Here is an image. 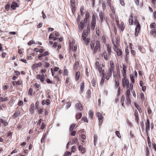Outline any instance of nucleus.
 <instances>
[{
	"mask_svg": "<svg viewBox=\"0 0 156 156\" xmlns=\"http://www.w3.org/2000/svg\"><path fill=\"white\" fill-rule=\"evenodd\" d=\"M96 116L98 117L99 120V125L100 126L103 122L104 117L102 114L99 112H98L96 113Z\"/></svg>",
	"mask_w": 156,
	"mask_h": 156,
	"instance_id": "obj_7",
	"label": "nucleus"
},
{
	"mask_svg": "<svg viewBox=\"0 0 156 156\" xmlns=\"http://www.w3.org/2000/svg\"><path fill=\"white\" fill-rule=\"evenodd\" d=\"M102 77L100 83V84L101 85H102L104 84L105 80V76L104 74H102Z\"/></svg>",
	"mask_w": 156,
	"mask_h": 156,
	"instance_id": "obj_32",
	"label": "nucleus"
},
{
	"mask_svg": "<svg viewBox=\"0 0 156 156\" xmlns=\"http://www.w3.org/2000/svg\"><path fill=\"white\" fill-rule=\"evenodd\" d=\"M86 23H84V20L82 22H80V23H78V33L79 34L82 32Z\"/></svg>",
	"mask_w": 156,
	"mask_h": 156,
	"instance_id": "obj_6",
	"label": "nucleus"
},
{
	"mask_svg": "<svg viewBox=\"0 0 156 156\" xmlns=\"http://www.w3.org/2000/svg\"><path fill=\"white\" fill-rule=\"evenodd\" d=\"M134 115L135 116V120L137 123L138 124L139 123V114L137 109H135L134 111Z\"/></svg>",
	"mask_w": 156,
	"mask_h": 156,
	"instance_id": "obj_10",
	"label": "nucleus"
},
{
	"mask_svg": "<svg viewBox=\"0 0 156 156\" xmlns=\"http://www.w3.org/2000/svg\"><path fill=\"white\" fill-rule=\"evenodd\" d=\"M33 89L31 88H30L29 89V91L28 92V94H30L31 96H32L33 95Z\"/></svg>",
	"mask_w": 156,
	"mask_h": 156,
	"instance_id": "obj_59",
	"label": "nucleus"
},
{
	"mask_svg": "<svg viewBox=\"0 0 156 156\" xmlns=\"http://www.w3.org/2000/svg\"><path fill=\"white\" fill-rule=\"evenodd\" d=\"M54 78L56 79V80L58 82H60L61 80L59 78L58 75H56L54 76Z\"/></svg>",
	"mask_w": 156,
	"mask_h": 156,
	"instance_id": "obj_61",
	"label": "nucleus"
},
{
	"mask_svg": "<svg viewBox=\"0 0 156 156\" xmlns=\"http://www.w3.org/2000/svg\"><path fill=\"white\" fill-rule=\"evenodd\" d=\"M102 74H104L105 76L106 79L107 80H108L112 76V73L107 71L105 73L104 72Z\"/></svg>",
	"mask_w": 156,
	"mask_h": 156,
	"instance_id": "obj_11",
	"label": "nucleus"
},
{
	"mask_svg": "<svg viewBox=\"0 0 156 156\" xmlns=\"http://www.w3.org/2000/svg\"><path fill=\"white\" fill-rule=\"evenodd\" d=\"M46 126V125L44 122H42L40 129L42 130H43L45 128Z\"/></svg>",
	"mask_w": 156,
	"mask_h": 156,
	"instance_id": "obj_55",
	"label": "nucleus"
},
{
	"mask_svg": "<svg viewBox=\"0 0 156 156\" xmlns=\"http://www.w3.org/2000/svg\"><path fill=\"white\" fill-rule=\"evenodd\" d=\"M96 23L92 22H91V28L93 30L95 28Z\"/></svg>",
	"mask_w": 156,
	"mask_h": 156,
	"instance_id": "obj_48",
	"label": "nucleus"
},
{
	"mask_svg": "<svg viewBox=\"0 0 156 156\" xmlns=\"http://www.w3.org/2000/svg\"><path fill=\"white\" fill-rule=\"evenodd\" d=\"M146 133L148 135V131L150 130V121L149 119H147L145 122Z\"/></svg>",
	"mask_w": 156,
	"mask_h": 156,
	"instance_id": "obj_14",
	"label": "nucleus"
},
{
	"mask_svg": "<svg viewBox=\"0 0 156 156\" xmlns=\"http://www.w3.org/2000/svg\"><path fill=\"white\" fill-rule=\"evenodd\" d=\"M75 107L76 109L78 110L81 111L83 109V107L82 105L80 103L76 104L75 105Z\"/></svg>",
	"mask_w": 156,
	"mask_h": 156,
	"instance_id": "obj_20",
	"label": "nucleus"
},
{
	"mask_svg": "<svg viewBox=\"0 0 156 156\" xmlns=\"http://www.w3.org/2000/svg\"><path fill=\"white\" fill-rule=\"evenodd\" d=\"M40 86V84L37 83H35L34 84V87L36 88V89L37 90H39V87Z\"/></svg>",
	"mask_w": 156,
	"mask_h": 156,
	"instance_id": "obj_49",
	"label": "nucleus"
},
{
	"mask_svg": "<svg viewBox=\"0 0 156 156\" xmlns=\"http://www.w3.org/2000/svg\"><path fill=\"white\" fill-rule=\"evenodd\" d=\"M122 86L123 87H125L126 85L129 84V80L127 79H125V78H122Z\"/></svg>",
	"mask_w": 156,
	"mask_h": 156,
	"instance_id": "obj_19",
	"label": "nucleus"
},
{
	"mask_svg": "<svg viewBox=\"0 0 156 156\" xmlns=\"http://www.w3.org/2000/svg\"><path fill=\"white\" fill-rule=\"evenodd\" d=\"M119 80H115V85L116 86V87H118L119 86Z\"/></svg>",
	"mask_w": 156,
	"mask_h": 156,
	"instance_id": "obj_57",
	"label": "nucleus"
},
{
	"mask_svg": "<svg viewBox=\"0 0 156 156\" xmlns=\"http://www.w3.org/2000/svg\"><path fill=\"white\" fill-rule=\"evenodd\" d=\"M89 17V14L88 12H86L85 14V17L84 19V22L85 23H87V20Z\"/></svg>",
	"mask_w": 156,
	"mask_h": 156,
	"instance_id": "obj_30",
	"label": "nucleus"
},
{
	"mask_svg": "<svg viewBox=\"0 0 156 156\" xmlns=\"http://www.w3.org/2000/svg\"><path fill=\"white\" fill-rule=\"evenodd\" d=\"M146 155L147 156H149L150 155V153L148 147H147L146 150Z\"/></svg>",
	"mask_w": 156,
	"mask_h": 156,
	"instance_id": "obj_60",
	"label": "nucleus"
},
{
	"mask_svg": "<svg viewBox=\"0 0 156 156\" xmlns=\"http://www.w3.org/2000/svg\"><path fill=\"white\" fill-rule=\"evenodd\" d=\"M36 78L41 81L42 83H43L45 80V77L44 74H39L37 75Z\"/></svg>",
	"mask_w": 156,
	"mask_h": 156,
	"instance_id": "obj_13",
	"label": "nucleus"
},
{
	"mask_svg": "<svg viewBox=\"0 0 156 156\" xmlns=\"http://www.w3.org/2000/svg\"><path fill=\"white\" fill-rule=\"evenodd\" d=\"M150 34L154 37L156 36V28L151 29L150 33Z\"/></svg>",
	"mask_w": 156,
	"mask_h": 156,
	"instance_id": "obj_27",
	"label": "nucleus"
},
{
	"mask_svg": "<svg viewBox=\"0 0 156 156\" xmlns=\"http://www.w3.org/2000/svg\"><path fill=\"white\" fill-rule=\"evenodd\" d=\"M84 9V6H82L81 7L80 9V13H81V15H82V16H83L84 15V13L83 11Z\"/></svg>",
	"mask_w": 156,
	"mask_h": 156,
	"instance_id": "obj_58",
	"label": "nucleus"
},
{
	"mask_svg": "<svg viewBox=\"0 0 156 156\" xmlns=\"http://www.w3.org/2000/svg\"><path fill=\"white\" fill-rule=\"evenodd\" d=\"M99 16L101 22H102L104 20H105L107 23L108 24V17H105V14L103 11H100L99 13Z\"/></svg>",
	"mask_w": 156,
	"mask_h": 156,
	"instance_id": "obj_5",
	"label": "nucleus"
},
{
	"mask_svg": "<svg viewBox=\"0 0 156 156\" xmlns=\"http://www.w3.org/2000/svg\"><path fill=\"white\" fill-rule=\"evenodd\" d=\"M19 5L18 3L16 2H13L11 5V8L13 10L16 9V7H19Z\"/></svg>",
	"mask_w": 156,
	"mask_h": 156,
	"instance_id": "obj_23",
	"label": "nucleus"
},
{
	"mask_svg": "<svg viewBox=\"0 0 156 156\" xmlns=\"http://www.w3.org/2000/svg\"><path fill=\"white\" fill-rule=\"evenodd\" d=\"M76 125L74 123L71 124L69 128L70 131H72L73 130V129L75 127Z\"/></svg>",
	"mask_w": 156,
	"mask_h": 156,
	"instance_id": "obj_42",
	"label": "nucleus"
},
{
	"mask_svg": "<svg viewBox=\"0 0 156 156\" xmlns=\"http://www.w3.org/2000/svg\"><path fill=\"white\" fill-rule=\"evenodd\" d=\"M107 71H109L110 72H111L112 73H113L114 72H115V67L109 66V67Z\"/></svg>",
	"mask_w": 156,
	"mask_h": 156,
	"instance_id": "obj_36",
	"label": "nucleus"
},
{
	"mask_svg": "<svg viewBox=\"0 0 156 156\" xmlns=\"http://www.w3.org/2000/svg\"><path fill=\"white\" fill-rule=\"evenodd\" d=\"M20 112L19 110H16L13 115V117L15 118H17L20 114Z\"/></svg>",
	"mask_w": 156,
	"mask_h": 156,
	"instance_id": "obj_31",
	"label": "nucleus"
},
{
	"mask_svg": "<svg viewBox=\"0 0 156 156\" xmlns=\"http://www.w3.org/2000/svg\"><path fill=\"white\" fill-rule=\"evenodd\" d=\"M98 136L97 135L95 134L94 135V145L95 146H96L97 143Z\"/></svg>",
	"mask_w": 156,
	"mask_h": 156,
	"instance_id": "obj_37",
	"label": "nucleus"
},
{
	"mask_svg": "<svg viewBox=\"0 0 156 156\" xmlns=\"http://www.w3.org/2000/svg\"><path fill=\"white\" fill-rule=\"evenodd\" d=\"M113 76L115 80H120V73L116 72V71L114 72Z\"/></svg>",
	"mask_w": 156,
	"mask_h": 156,
	"instance_id": "obj_12",
	"label": "nucleus"
},
{
	"mask_svg": "<svg viewBox=\"0 0 156 156\" xmlns=\"http://www.w3.org/2000/svg\"><path fill=\"white\" fill-rule=\"evenodd\" d=\"M84 87V83L83 82V83H81L80 86V90L81 92H83V89Z\"/></svg>",
	"mask_w": 156,
	"mask_h": 156,
	"instance_id": "obj_39",
	"label": "nucleus"
},
{
	"mask_svg": "<svg viewBox=\"0 0 156 156\" xmlns=\"http://www.w3.org/2000/svg\"><path fill=\"white\" fill-rule=\"evenodd\" d=\"M135 106L136 107L137 109L138 110L139 112L140 113H141L142 112V110L140 108V107L136 103H135L134 104Z\"/></svg>",
	"mask_w": 156,
	"mask_h": 156,
	"instance_id": "obj_44",
	"label": "nucleus"
},
{
	"mask_svg": "<svg viewBox=\"0 0 156 156\" xmlns=\"http://www.w3.org/2000/svg\"><path fill=\"white\" fill-rule=\"evenodd\" d=\"M115 134L116 135L119 137V138H121V136L120 134V133L118 131H116L115 132Z\"/></svg>",
	"mask_w": 156,
	"mask_h": 156,
	"instance_id": "obj_64",
	"label": "nucleus"
},
{
	"mask_svg": "<svg viewBox=\"0 0 156 156\" xmlns=\"http://www.w3.org/2000/svg\"><path fill=\"white\" fill-rule=\"evenodd\" d=\"M10 8V5L9 3H8L5 6V9L6 11H8Z\"/></svg>",
	"mask_w": 156,
	"mask_h": 156,
	"instance_id": "obj_63",
	"label": "nucleus"
},
{
	"mask_svg": "<svg viewBox=\"0 0 156 156\" xmlns=\"http://www.w3.org/2000/svg\"><path fill=\"white\" fill-rule=\"evenodd\" d=\"M9 100V99L7 97H5L4 98H3L2 97L0 98V101L2 102L4 101H6Z\"/></svg>",
	"mask_w": 156,
	"mask_h": 156,
	"instance_id": "obj_46",
	"label": "nucleus"
},
{
	"mask_svg": "<svg viewBox=\"0 0 156 156\" xmlns=\"http://www.w3.org/2000/svg\"><path fill=\"white\" fill-rule=\"evenodd\" d=\"M82 113H77L76 116V119H79L82 116Z\"/></svg>",
	"mask_w": 156,
	"mask_h": 156,
	"instance_id": "obj_47",
	"label": "nucleus"
},
{
	"mask_svg": "<svg viewBox=\"0 0 156 156\" xmlns=\"http://www.w3.org/2000/svg\"><path fill=\"white\" fill-rule=\"evenodd\" d=\"M106 3L109 6L112 13L113 14H115V9L113 6L111 5L112 0H106Z\"/></svg>",
	"mask_w": 156,
	"mask_h": 156,
	"instance_id": "obj_9",
	"label": "nucleus"
},
{
	"mask_svg": "<svg viewBox=\"0 0 156 156\" xmlns=\"http://www.w3.org/2000/svg\"><path fill=\"white\" fill-rule=\"evenodd\" d=\"M87 97L88 98H90L91 97V92L90 90L89 89L87 91Z\"/></svg>",
	"mask_w": 156,
	"mask_h": 156,
	"instance_id": "obj_50",
	"label": "nucleus"
},
{
	"mask_svg": "<svg viewBox=\"0 0 156 156\" xmlns=\"http://www.w3.org/2000/svg\"><path fill=\"white\" fill-rule=\"evenodd\" d=\"M125 97L124 95H122L120 98V102L121 103L122 105L124 108H125V107L124 105V100Z\"/></svg>",
	"mask_w": 156,
	"mask_h": 156,
	"instance_id": "obj_25",
	"label": "nucleus"
},
{
	"mask_svg": "<svg viewBox=\"0 0 156 156\" xmlns=\"http://www.w3.org/2000/svg\"><path fill=\"white\" fill-rule=\"evenodd\" d=\"M130 77L132 83H134L135 82V80L133 77V76L132 75L130 74Z\"/></svg>",
	"mask_w": 156,
	"mask_h": 156,
	"instance_id": "obj_53",
	"label": "nucleus"
},
{
	"mask_svg": "<svg viewBox=\"0 0 156 156\" xmlns=\"http://www.w3.org/2000/svg\"><path fill=\"white\" fill-rule=\"evenodd\" d=\"M75 41L73 40L72 42H71L69 43V49L73 50V45L75 44Z\"/></svg>",
	"mask_w": 156,
	"mask_h": 156,
	"instance_id": "obj_38",
	"label": "nucleus"
},
{
	"mask_svg": "<svg viewBox=\"0 0 156 156\" xmlns=\"http://www.w3.org/2000/svg\"><path fill=\"white\" fill-rule=\"evenodd\" d=\"M133 18L132 15L129 17V23L130 25H132L133 24Z\"/></svg>",
	"mask_w": 156,
	"mask_h": 156,
	"instance_id": "obj_33",
	"label": "nucleus"
},
{
	"mask_svg": "<svg viewBox=\"0 0 156 156\" xmlns=\"http://www.w3.org/2000/svg\"><path fill=\"white\" fill-rule=\"evenodd\" d=\"M117 27L121 31H123L125 28V25L123 22H121L120 24L119 23V24L117 25Z\"/></svg>",
	"mask_w": 156,
	"mask_h": 156,
	"instance_id": "obj_18",
	"label": "nucleus"
},
{
	"mask_svg": "<svg viewBox=\"0 0 156 156\" xmlns=\"http://www.w3.org/2000/svg\"><path fill=\"white\" fill-rule=\"evenodd\" d=\"M42 64L41 62H39L37 64H34L32 66V68L33 69H35L38 67H41Z\"/></svg>",
	"mask_w": 156,
	"mask_h": 156,
	"instance_id": "obj_22",
	"label": "nucleus"
},
{
	"mask_svg": "<svg viewBox=\"0 0 156 156\" xmlns=\"http://www.w3.org/2000/svg\"><path fill=\"white\" fill-rule=\"evenodd\" d=\"M95 66L96 69H98L99 73L101 75H102V74L105 72L104 70H102V67H104L105 66V65L104 64L101 65L98 61H97L95 63Z\"/></svg>",
	"mask_w": 156,
	"mask_h": 156,
	"instance_id": "obj_3",
	"label": "nucleus"
},
{
	"mask_svg": "<svg viewBox=\"0 0 156 156\" xmlns=\"http://www.w3.org/2000/svg\"><path fill=\"white\" fill-rule=\"evenodd\" d=\"M0 122L2 123L5 126H6L8 125V122L7 120L2 118L0 119Z\"/></svg>",
	"mask_w": 156,
	"mask_h": 156,
	"instance_id": "obj_24",
	"label": "nucleus"
},
{
	"mask_svg": "<svg viewBox=\"0 0 156 156\" xmlns=\"http://www.w3.org/2000/svg\"><path fill=\"white\" fill-rule=\"evenodd\" d=\"M29 110L31 114L34 113V106L33 103L31 104L29 107Z\"/></svg>",
	"mask_w": 156,
	"mask_h": 156,
	"instance_id": "obj_21",
	"label": "nucleus"
},
{
	"mask_svg": "<svg viewBox=\"0 0 156 156\" xmlns=\"http://www.w3.org/2000/svg\"><path fill=\"white\" fill-rule=\"evenodd\" d=\"M136 27L135 30V36L137 37L138 34V33L140 30V24H138L136 25Z\"/></svg>",
	"mask_w": 156,
	"mask_h": 156,
	"instance_id": "obj_15",
	"label": "nucleus"
},
{
	"mask_svg": "<svg viewBox=\"0 0 156 156\" xmlns=\"http://www.w3.org/2000/svg\"><path fill=\"white\" fill-rule=\"evenodd\" d=\"M107 52L111 54V46L110 44H108L107 45Z\"/></svg>",
	"mask_w": 156,
	"mask_h": 156,
	"instance_id": "obj_34",
	"label": "nucleus"
},
{
	"mask_svg": "<svg viewBox=\"0 0 156 156\" xmlns=\"http://www.w3.org/2000/svg\"><path fill=\"white\" fill-rule=\"evenodd\" d=\"M150 27L151 29H156V24L155 23H153L150 25Z\"/></svg>",
	"mask_w": 156,
	"mask_h": 156,
	"instance_id": "obj_40",
	"label": "nucleus"
},
{
	"mask_svg": "<svg viewBox=\"0 0 156 156\" xmlns=\"http://www.w3.org/2000/svg\"><path fill=\"white\" fill-rule=\"evenodd\" d=\"M90 48L91 49H94L93 53L96 54L98 51L100 50V43L98 41H92L90 43Z\"/></svg>",
	"mask_w": 156,
	"mask_h": 156,
	"instance_id": "obj_2",
	"label": "nucleus"
},
{
	"mask_svg": "<svg viewBox=\"0 0 156 156\" xmlns=\"http://www.w3.org/2000/svg\"><path fill=\"white\" fill-rule=\"evenodd\" d=\"M94 112L91 110H90L89 112V117L91 119H92L94 116Z\"/></svg>",
	"mask_w": 156,
	"mask_h": 156,
	"instance_id": "obj_35",
	"label": "nucleus"
},
{
	"mask_svg": "<svg viewBox=\"0 0 156 156\" xmlns=\"http://www.w3.org/2000/svg\"><path fill=\"white\" fill-rule=\"evenodd\" d=\"M112 42L113 45V48L114 51L116 50V55L118 56H120L122 54V51L120 48H118L119 45L120 39L119 37H117L115 41L113 39L112 40Z\"/></svg>",
	"mask_w": 156,
	"mask_h": 156,
	"instance_id": "obj_1",
	"label": "nucleus"
},
{
	"mask_svg": "<svg viewBox=\"0 0 156 156\" xmlns=\"http://www.w3.org/2000/svg\"><path fill=\"white\" fill-rule=\"evenodd\" d=\"M79 150L82 153H84L86 152V150L84 147H82L81 145H80L78 147Z\"/></svg>",
	"mask_w": 156,
	"mask_h": 156,
	"instance_id": "obj_29",
	"label": "nucleus"
},
{
	"mask_svg": "<svg viewBox=\"0 0 156 156\" xmlns=\"http://www.w3.org/2000/svg\"><path fill=\"white\" fill-rule=\"evenodd\" d=\"M80 72H77L75 74V79L76 81H78L80 79Z\"/></svg>",
	"mask_w": 156,
	"mask_h": 156,
	"instance_id": "obj_28",
	"label": "nucleus"
},
{
	"mask_svg": "<svg viewBox=\"0 0 156 156\" xmlns=\"http://www.w3.org/2000/svg\"><path fill=\"white\" fill-rule=\"evenodd\" d=\"M111 54L107 52V51L105 50L103 52L104 57L105 59L108 60L111 56Z\"/></svg>",
	"mask_w": 156,
	"mask_h": 156,
	"instance_id": "obj_16",
	"label": "nucleus"
},
{
	"mask_svg": "<svg viewBox=\"0 0 156 156\" xmlns=\"http://www.w3.org/2000/svg\"><path fill=\"white\" fill-rule=\"evenodd\" d=\"M91 84L94 87H95L96 84V80L94 77H93L91 81Z\"/></svg>",
	"mask_w": 156,
	"mask_h": 156,
	"instance_id": "obj_43",
	"label": "nucleus"
},
{
	"mask_svg": "<svg viewBox=\"0 0 156 156\" xmlns=\"http://www.w3.org/2000/svg\"><path fill=\"white\" fill-rule=\"evenodd\" d=\"M70 7L73 14H74L76 10L75 0H70Z\"/></svg>",
	"mask_w": 156,
	"mask_h": 156,
	"instance_id": "obj_8",
	"label": "nucleus"
},
{
	"mask_svg": "<svg viewBox=\"0 0 156 156\" xmlns=\"http://www.w3.org/2000/svg\"><path fill=\"white\" fill-rule=\"evenodd\" d=\"M80 67L79 62L78 61L75 60L73 65V68L75 71H76Z\"/></svg>",
	"mask_w": 156,
	"mask_h": 156,
	"instance_id": "obj_17",
	"label": "nucleus"
},
{
	"mask_svg": "<svg viewBox=\"0 0 156 156\" xmlns=\"http://www.w3.org/2000/svg\"><path fill=\"white\" fill-rule=\"evenodd\" d=\"M39 102L38 101H37L36 102L35 104V108L37 109H38L39 108Z\"/></svg>",
	"mask_w": 156,
	"mask_h": 156,
	"instance_id": "obj_62",
	"label": "nucleus"
},
{
	"mask_svg": "<svg viewBox=\"0 0 156 156\" xmlns=\"http://www.w3.org/2000/svg\"><path fill=\"white\" fill-rule=\"evenodd\" d=\"M140 97L141 100L143 101L145 100V97L144 94L143 93H141L140 94Z\"/></svg>",
	"mask_w": 156,
	"mask_h": 156,
	"instance_id": "obj_51",
	"label": "nucleus"
},
{
	"mask_svg": "<svg viewBox=\"0 0 156 156\" xmlns=\"http://www.w3.org/2000/svg\"><path fill=\"white\" fill-rule=\"evenodd\" d=\"M138 49L140 50V51L143 53H144L145 50V49H144L142 47L140 46H139L138 47Z\"/></svg>",
	"mask_w": 156,
	"mask_h": 156,
	"instance_id": "obj_45",
	"label": "nucleus"
},
{
	"mask_svg": "<svg viewBox=\"0 0 156 156\" xmlns=\"http://www.w3.org/2000/svg\"><path fill=\"white\" fill-rule=\"evenodd\" d=\"M49 52L48 51L45 52L44 53H41V55L42 56V57H44L46 55H49Z\"/></svg>",
	"mask_w": 156,
	"mask_h": 156,
	"instance_id": "obj_52",
	"label": "nucleus"
},
{
	"mask_svg": "<svg viewBox=\"0 0 156 156\" xmlns=\"http://www.w3.org/2000/svg\"><path fill=\"white\" fill-rule=\"evenodd\" d=\"M46 135L45 134H44L43 135L42 137V138L41 140V143H43L44 142V140L45 138H46Z\"/></svg>",
	"mask_w": 156,
	"mask_h": 156,
	"instance_id": "obj_56",
	"label": "nucleus"
},
{
	"mask_svg": "<svg viewBox=\"0 0 156 156\" xmlns=\"http://www.w3.org/2000/svg\"><path fill=\"white\" fill-rule=\"evenodd\" d=\"M91 22L96 23V17L94 14H93L92 16V20Z\"/></svg>",
	"mask_w": 156,
	"mask_h": 156,
	"instance_id": "obj_54",
	"label": "nucleus"
},
{
	"mask_svg": "<svg viewBox=\"0 0 156 156\" xmlns=\"http://www.w3.org/2000/svg\"><path fill=\"white\" fill-rule=\"evenodd\" d=\"M130 90H128L126 91V103L129 105L131 104V100L130 98Z\"/></svg>",
	"mask_w": 156,
	"mask_h": 156,
	"instance_id": "obj_4",
	"label": "nucleus"
},
{
	"mask_svg": "<svg viewBox=\"0 0 156 156\" xmlns=\"http://www.w3.org/2000/svg\"><path fill=\"white\" fill-rule=\"evenodd\" d=\"M87 32H86V30H83L82 36V38L83 39V40H84L87 37Z\"/></svg>",
	"mask_w": 156,
	"mask_h": 156,
	"instance_id": "obj_26",
	"label": "nucleus"
},
{
	"mask_svg": "<svg viewBox=\"0 0 156 156\" xmlns=\"http://www.w3.org/2000/svg\"><path fill=\"white\" fill-rule=\"evenodd\" d=\"M37 113L38 115H40L43 112L44 109L43 108H39L38 109H37Z\"/></svg>",
	"mask_w": 156,
	"mask_h": 156,
	"instance_id": "obj_41",
	"label": "nucleus"
}]
</instances>
